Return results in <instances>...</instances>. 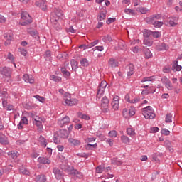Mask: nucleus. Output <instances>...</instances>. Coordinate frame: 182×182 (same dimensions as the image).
<instances>
[{
	"instance_id": "obj_1",
	"label": "nucleus",
	"mask_w": 182,
	"mask_h": 182,
	"mask_svg": "<svg viewBox=\"0 0 182 182\" xmlns=\"http://www.w3.org/2000/svg\"><path fill=\"white\" fill-rule=\"evenodd\" d=\"M62 170H64L68 174H71L72 176H75L77 178H83V173L79 172L77 170L73 168V166H70L65 164L61 166Z\"/></svg>"
},
{
	"instance_id": "obj_2",
	"label": "nucleus",
	"mask_w": 182,
	"mask_h": 182,
	"mask_svg": "<svg viewBox=\"0 0 182 182\" xmlns=\"http://www.w3.org/2000/svg\"><path fill=\"white\" fill-rule=\"evenodd\" d=\"M62 19H63V11L59 9H56L50 16L52 23L54 25H58V23H60Z\"/></svg>"
},
{
	"instance_id": "obj_3",
	"label": "nucleus",
	"mask_w": 182,
	"mask_h": 182,
	"mask_svg": "<svg viewBox=\"0 0 182 182\" xmlns=\"http://www.w3.org/2000/svg\"><path fill=\"white\" fill-rule=\"evenodd\" d=\"M63 105L64 106H75V105H77V99H72L70 94L65 92L63 97Z\"/></svg>"
},
{
	"instance_id": "obj_4",
	"label": "nucleus",
	"mask_w": 182,
	"mask_h": 182,
	"mask_svg": "<svg viewBox=\"0 0 182 182\" xmlns=\"http://www.w3.org/2000/svg\"><path fill=\"white\" fill-rule=\"evenodd\" d=\"M31 23H32V17H31L28 12H22L19 25H21V26H26V25H29Z\"/></svg>"
},
{
	"instance_id": "obj_5",
	"label": "nucleus",
	"mask_w": 182,
	"mask_h": 182,
	"mask_svg": "<svg viewBox=\"0 0 182 182\" xmlns=\"http://www.w3.org/2000/svg\"><path fill=\"white\" fill-rule=\"evenodd\" d=\"M143 116L145 119H154L156 117V114H154V110L150 106H147L142 109Z\"/></svg>"
},
{
	"instance_id": "obj_6",
	"label": "nucleus",
	"mask_w": 182,
	"mask_h": 182,
	"mask_svg": "<svg viewBox=\"0 0 182 182\" xmlns=\"http://www.w3.org/2000/svg\"><path fill=\"white\" fill-rule=\"evenodd\" d=\"M42 123H45V119L41 117H36L33 121V124L38 127L37 130L39 133L43 132V125H42Z\"/></svg>"
},
{
	"instance_id": "obj_7",
	"label": "nucleus",
	"mask_w": 182,
	"mask_h": 182,
	"mask_svg": "<svg viewBox=\"0 0 182 182\" xmlns=\"http://www.w3.org/2000/svg\"><path fill=\"white\" fill-rule=\"evenodd\" d=\"M109 98L105 96L101 100V110L103 112V113H109L110 112V109H109Z\"/></svg>"
},
{
	"instance_id": "obj_8",
	"label": "nucleus",
	"mask_w": 182,
	"mask_h": 182,
	"mask_svg": "<svg viewBox=\"0 0 182 182\" xmlns=\"http://www.w3.org/2000/svg\"><path fill=\"white\" fill-rule=\"evenodd\" d=\"M112 101L111 102V106L114 110L117 111L120 106V97L117 95H112Z\"/></svg>"
},
{
	"instance_id": "obj_9",
	"label": "nucleus",
	"mask_w": 182,
	"mask_h": 182,
	"mask_svg": "<svg viewBox=\"0 0 182 182\" xmlns=\"http://www.w3.org/2000/svg\"><path fill=\"white\" fill-rule=\"evenodd\" d=\"M106 86H107V82L106 81H102L97 90V97L98 99H100L103 96Z\"/></svg>"
},
{
	"instance_id": "obj_10",
	"label": "nucleus",
	"mask_w": 182,
	"mask_h": 182,
	"mask_svg": "<svg viewBox=\"0 0 182 182\" xmlns=\"http://www.w3.org/2000/svg\"><path fill=\"white\" fill-rule=\"evenodd\" d=\"M164 23L166 25V26H176V25H178V18L170 17L168 21H165Z\"/></svg>"
},
{
	"instance_id": "obj_11",
	"label": "nucleus",
	"mask_w": 182,
	"mask_h": 182,
	"mask_svg": "<svg viewBox=\"0 0 182 182\" xmlns=\"http://www.w3.org/2000/svg\"><path fill=\"white\" fill-rule=\"evenodd\" d=\"M161 80L168 90H173V85H171L170 79L167 78V77H163Z\"/></svg>"
},
{
	"instance_id": "obj_12",
	"label": "nucleus",
	"mask_w": 182,
	"mask_h": 182,
	"mask_svg": "<svg viewBox=\"0 0 182 182\" xmlns=\"http://www.w3.org/2000/svg\"><path fill=\"white\" fill-rule=\"evenodd\" d=\"M0 73H1L3 76H5V77H11L12 71L9 68H6V67L0 68Z\"/></svg>"
},
{
	"instance_id": "obj_13",
	"label": "nucleus",
	"mask_w": 182,
	"mask_h": 182,
	"mask_svg": "<svg viewBox=\"0 0 182 182\" xmlns=\"http://www.w3.org/2000/svg\"><path fill=\"white\" fill-rule=\"evenodd\" d=\"M4 38L6 39L4 45L8 46V45L11 44V41H14V35L12 34V32L10 31L4 34Z\"/></svg>"
},
{
	"instance_id": "obj_14",
	"label": "nucleus",
	"mask_w": 182,
	"mask_h": 182,
	"mask_svg": "<svg viewBox=\"0 0 182 182\" xmlns=\"http://www.w3.org/2000/svg\"><path fill=\"white\" fill-rule=\"evenodd\" d=\"M53 171L56 180H62L63 178V172L60 169L54 168Z\"/></svg>"
},
{
	"instance_id": "obj_15",
	"label": "nucleus",
	"mask_w": 182,
	"mask_h": 182,
	"mask_svg": "<svg viewBox=\"0 0 182 182\" xmlns=\"http://www.w3.org/2000/svg\"><path fill=\"white\" fill-rule=\"evenodd\" d=\"M68 123H70V118H69V117H68V116H65L63 119H60L58 121V124L60 127H63V126H65V124H68Z\"/></svg>"
},
{
	"instance_id": "obj_16",
	"label": "nucleus",
	"mask_w": 182,
	"mask_h": 182,
	"mask_svg": "<svg viewBox=\"0 0 182 182\" xmlns=\"http://www.w3.org/2000/svg\"><path fill=\"white\" fill-rule=\"evenodd\" d=\"M23 80H24L26 83H30L31 85L35 83V80L33 79V76H32V75L25 74L23 76Z\"/></svg>"
},
{
	"instance_id": "obj_17",
	"label": "nucleus",
	"mask_w": 182,
	"mask_h": 182,
	"mask_svg": "<svg viewBox=\"0 0 182 182\" xmlns=\"http://www.w3.org/2000/svg\"><path fill=\"white\" fill-rule=\"evenodd\" d=\"M36 6H38V8H41L42 11H46L47 9V6H46V2L45 0H39L36 2Z\"/></svg>"
},
{
	"instance_id": "obj_18",
	"label": "nucleus",
	"mask_w": 182,
	"mask_h": 182,
	"mask_svg": "<svg viewBox=\"0 0 182 182\" xmlns=\"http://www.w3.org/2000/svg\"><path fill=\"white\" fill-rule=\"evenodd\" d=\"M57 133H58V136H60L61 139H68L69 136V134L66 129H60Z\"/></svg>"
},
{
	"instance_id": "obj_19",
	"label": "nucleus",
	"mask_w": 182,
	"mask_h": 182,
	"mask_svg": "<svg viewBox=\"0 0 182 182\" xmlns=\"http://www.w3.org/2000/svg\"><path fill=\"white\" fill-rule=\"evenodd\" d=\"M38 162L40 163V164H50V160L43 156L38 157Z\"/></svg>"
},
{
	"instance_id": "obj_20",
	"label": "nucleus",
	"mask_w": 182,
	"mask_h": 182,
	"mask_svg": "<svg viewBox=\"0 0 182 182\" xmlns=\"http://www.w3.org/2000/svg\"><path fill=\"white\" fill-rule=\"evenodd\" d=\"M2 105L5 110H9V111L14 110V105H8V102H6V100H3Z\"/></svg>"
},
{
	"instance_id": "obj_21",
	"label": "nucleus",
	"mask_w": 182,
	"mask_h": 182,
	"mask_svg": "<svg viewBox=\"0 0 182 182\" xmlns=\"http://www.w3.org/2000/svg\"><path fill=\"white\" fill-rule=\"evenodd\" d=\"M127 75L132 76L134 73V65L133 64H129L127 66Z\"/></svg>"
},
{
	"instance_id": "obj_22",
	"label": "nucleus",
	"mask_w": 182,
	"mask_h": 182,
	"mask_svg": "<svg viewBox=\"0 0 182 182\" xmlns=\"http://www.w3.org/2000/svg\"><path fill=\"white\" fill-rule=\"evenodd\" d=\"M80 65L81 69H84V68H87V66H89V60H87V58H82L80 60Z\"/></svg>"
},
{
	"instance_id": "obj_23",
	"label": "nucleus",
	"mask_w": 182,
	"mask_h": 182,
	"mask_svg": "<svg viewBox=\"0 0 182 182\" xmlns=\"http://www.w3.org/2000/svg\"><path fill=\"white\" fill-rule=\"evenodd\" d=\"M68 143H70V144H73V146H80L81 144L80 141L75 139L73 138H69Z\"/></svg>"
},
{
	"instance_id": "obj_24",
	"label": "nucleus",
	"mask_w": 182,
	"mask_h": 182,
	"mask_svg": "<svg viewBox=\"0 0 182 182\" xmlns=\"http://www.w3.org/2000/svg\"><path fill=\"white\" fill-rule=\"evenodd\" d=\"M23 124H28V118L23 117L18 124V129L21 130L23 127Z\"/></svg>"
},
{
	"instance_id": "obj_25",
	"label": "nucleus",
	"mask_w": 182,
	"mask_h": 182,
	"mask_svg": "<svg viewBox=\"0 0 182 182\" xmlns=\"http://www.w3.org/2000/svg\"><path fill=\"white\" fill-rule=\"evenodd\" d=\"M38 141L41 144V146L43 147H46V146H48V141H46V139H45V137H43L42 135L39 136Z\"/></svg>"
},
{
	"instance_id": "obj_26",
	"label": "nucleus",
	"mask_w": 182,
	"mask_h": 182,
	"mask_svg": "<svg viewBox=\"0 0 182 182\" xmlns=\"http://www.w3.org/2000/svg\"><path fill=\"white\" fill-rule=\"evenodd\" d=\"M60 136L59 135L58 132H55L54 135H53V142L55 144H59V143H60Z\"/></svg>"
},
{
	"instance_id": "obj_27",
	"label": "nucleus",
	"mask_w": 182,
	"mask_h": 182,
	"mask_svg": "<svg viewBox=\"0 0 182 182\" xmlns=\"http://www.w3.org/2000/svg\"><path fill=\"white\" fill-rule=\"evenodd\" d=\"M36 182H46V176L45 175H38L35 178Z\"/></svg>"
},
{
	"instance_id": "obj_28",
	"label": "nucleus",
	"mask_w": 182,
	"mask_h": 182,
	"mask_svg": "<svg viewBox=\"0 0 182 182\" xmlns=\"http://www.w3.org/2000/svg\"><path fill=\"white\" fill-rule=\"evenodd\" d=\"M70 65H71L72 70L76 72V70H77V68H79V65H78L79 63H77V61H76L75 60H71Z\"/></svg>"
},
{
	"instance_id": "obj_29",
	"label": "nucleus",
	"mask_w": 182,
	"mask_h": 182,
	"mask_svg": "<svg viewBox=\"0 0 182 182\" xmlns=\"http://www.w3.org/2000/svg\"><path fill=\"white\" fill-rule=\"evenodd\" d=\"M0 143L1 144H8L9 142L8 141V138L6 137V136L2 134L0 135Z\"/></svg>"
},
{
	"instance_id": "obj_30",
	"label": "nucleus",
	"mask_w": 182,
	"mask_h": 182,
	"mask_svg": "<svg viewBox=\"0 0 182 182\" xmlns=\"http://www.w3.org/2000/svg\"><path fill=\"white\" fill-rule=\"evenodd\" d=\"M106 11H101L100 15L97 16V21H99V22L105 21V19H106Z\"/></svg>"
},
{
	"instance_id": "obj_31",
	"label": "nucleus",
	"mask_w": 182,
	"mask_h": 182,
	"mask_svg": "<svg viewBox=\"0 0 182 182\" xmlns=\"http://www.w3.org/2000/svg\"><path fill=\"white\" fill-rule=\"evenodd\" d=\"M164 146H165V147H166V149H167L168 150H169V151H171V153L173 152V151H174V150H173V148L171 147V142L170 141L166 140V141H164Z\"/></svg>"
},
{
	"instance_id": "obj_32",
	"label": "nucleus",
	"mask_w": 182,
	"mask_h": 182,
	"mask_svg": "<svg viewBox=\"0 0 182 182\" xmlns=\"http://www.w3.org/2000/svg\"><path fill=\"white\" fill-rule=\"evenodd\" d=\"M50 80H53V82H56L57 83H59V82H62V77L53 75L50 76Z\"/></svg>"
},
{
	"instance_id": "obj_33",
	"label": "nucleus",
	"mask_w": 182,
	"mask_h": 182,
	"mask_svg": "<svg viewBox=\"0 0 182 182\" xmlns=\"http://www.w3.org/2000/svg\"><path fill=\"white\" fill-rule=\"evenodd\" d=\"M77 117L80 119H82L83 120H90V117L87 114H85L82 112H78L77 113Z\"/></svg>"
},
{
	"instance_id": "obj_34",
	"label": "nucleus",
	"mask_w": 182,
	"mask_h": 182,
	"mask_svg": "<svg viewBox=\"0 0 182 182\" xmlns=\"http://www.w3.org/2000/svg\"><path fill=\"white\" fill-rule=\"evenodd\" d=\"M178 61H174L173 65V70H176V72H180L181 70V65H178Z\"/></svg>"
},
{
	"instance_id": "obj_35",
	"label": "nucleus",
	"mask_w": 182,
	"mask_h": 182,
	"mask_svg": "<svg viewBox=\"0 0 182 182\" xmlns=\"http://www.w3.org/2000/svg\"><path fill=\"white\" fill-rule=\"evenodd\" d=\"M127 133L128 136H130V137H134V136H136V132L133 128H127Z\"/></svg>"
},
{
	"instance_id": "obj_36",
	"label": "nucleus",
	"mask_w": 182,
	"mask_h": 182,
	"mask_svg": "<svg viewBox=\"0 0 182 182\" xmlns=\"http://www.w3.org/2000/svg\"><path fill=\"white\" fill-rule=\"evenodd\" d=\"M170 49V47L166 43H162L158 47V50H168Z\"/></svg>"
},
{
	"instance_id": "obj_37",
	"label": "nucleus",
	"mask_w": 182,
	"mask_h": 182,
	"mask_svg": "<svg viewBox=\"0 0 182 182\" xmlns=\"http://www.w3.org/2000/svg\"><path fill=\"white\" fill-rule=\"evenodd\" d=\"M109 65L112 68H116L117 67V65H119V63H117V61H116V60H114V58H110L109 61Z\"/></svg>"
},
{
	"instance_id": "obj_38",
	"label": "nucleus",
	"mask_w": 182,
	"mask_h": 182,
	"mask_svg": "<svg viewBox=\"0 0 182 182\" xmlns=\"http://www.w3.org/2000/svg\"><path fill=\"white\" fill-rule=\"evenodd\" d=\"M61 72L63 73V75L65 77H69V76H70V73L69 71H68L65 67H62L61 68Z\"/></svg>"
},
{
	"instance_id": "obj_39",
	"label": "nucleus",
	"mask_w": 182,
	"mask_h": 182,
	"mask_svg": "<svg viewBox=\"0 0 182 182\" xmlns=\"http://www.w3.org/2000/svg\"><path fill=\"white\" fill-rule=\"evenodd\" d=\"M97 147V144H88L85 146V149L87 150H93V149H96Z\"/></svg>"
},
{
	"instance_id": "obj_40",
	"label": "nucleus",
	"mask_w": 182,
	"mask_h": 182,
	"mask_svg": "<svg viewBox=\"0 0 182 182\" xmlns=\"http://www.w3.org/2000/svg\"><path fill=\"white\" fill-rule=\"evenodd\" d=\"M129 103H132V105H139L140 106V98L139 97H135L131 100Z\"/></svg>"
},
{
	"instance_id": "obj_41",
	"label": "nucleus",
	"mask_w": 182,
	"mask_h": 182,
	"mask_svg": "<svg viewBox=\"0 0 182 182\" xmlns=\"http://www.w3.org/2000/svg\"><path fill=\"white\" fill-rule=\"evenodd\" d=\"M8 155L11 156L12 157V159H16V157H18V156H19V153L14 151H11L8 153Z\"/></svg>"
},
{
	"instance_id": "obj_42",
	"label": "nucleus",
	"mask_w": 182,
	"mask_h": 182,
	"mask_svg": "<svg viewBox=\"0 0 182 182\" xmlns=\"http://www.w3.org/2000/svg\"><path fill=\"white\" fill-rule=\"evenodd\" d=\"M144 45L146 46H151V45H153V41L149 38H145L144 40Z\"/></svg>"
},
{
	"instance_id": "obj_43",
	"label": "nucleus",
	"mask_w": 182,
	"mask_h": 182,
	"mask_svg": "<svg viewBox=\"0 0 182 182\" xmlns=\"http://www.w3.org/2000/svg\"><path fill=\"white\" fill-rule=\"evenodd\" d=\"M19 171L21 174H24L25 176H29V171L26 170L25 168L21 167L19 168Z\"/></svg>"
},
{
	"instance_id": "obj_44",
	"label": "nucleus",
	"mask_w": 182,
	"mask_h": 182,
	"mask_svg": "<svg viewBox=\"0 0 182 182\" xmlns=\"http://www.w3.org/2000/svg\"><path fill=\"white\" fill-rule=\"evenodd\" d=\"M160 156H161V154H154L152 155L153 161H155L156 163H159V160L158 157H160Z\"/></svg>"
},
{
	"instance_id": "obj_45",
	"label": "nucleus",
	"mask_w": 182,
	"mask_h": 182,
	"mask_svg": "<svg viewBox=\"0 0 182 182\" xmlns=\"http://www.w3.org/2000/svg\"><path fill=\"white\" fill-rule=\"evenodd\" d=\"M152 80H154V77H145L141 82V83H144V82H152Z\"/></svg>"
},
{
	"instance_id": "obj_46",
	"label": "nucleus",
	"mask_w": 182,
	"mask_h": 182,
	"mask_svg": "<svg viewBox=\"0 0 182 182\" xmlns=\"http://www.w3.org/2000/svg\"><path fill=\"white\" fill-rule=\"evenodd\" d=\"M93 52L98 50V52H103L105 47L103 46H95L92 48Z\"/></svg>"
},
{
	"instance_id": "obj_47",
	"label": "nucleus",
	"mask_w": 182,
	"mask_h": 182,
	"mask_svg": "<svg viewBox=\"0 0 182 182\" xmlns=\"http://www.w3.org/2000/svg\"><path fill=\"white\" fill-rule=\"evenodd\" d=\"M163 72L164 73H170V72H171V66L168 65H165L163 68Z\"/></svg>"
},
{
	"instance_id": "obj_48",
	"label": "nucleus",
	"mask_w": 182,
	"mask_h": 182,
	"mask_svg": "<svg viewBox=\"0 0 182 182\" xmlns=\"http://www.w3.org/2000/svg\"><path fill=\"white\" fill-rule=\"evenodd\" d=\"M31 36H33V38H35L37 41L39 39V35L38 34L37 31H30Z\"/></svg>"
},
{
	"instance_id": "obj_49",
	"label": "nucleus",
	"mask_w": 182,
	"mask_h": 182,
	"mask_svg": "<svg viewBox=\"0 0 182 182\" xmlns=\"http://www.w3.org/2000/svg\"><path fill=\"white\" fill-rule=\"evenodd\" d=\"M121 140L123 141V143H125L126 144H129L130 143V139L129 137L123 135L121 136Z\"/></svg>"
},
{
	"instance_id": "obj_50",
	"label": "nucleus",
	"mask_w": 182,
	"mask_h": 182,
	"mask_svg": "<svg viewBox=\"0 0 182 182\" xmlns=\"http://www.w3.org/2000/svg\"><path fill=\"white\" fill-rule=\"evenodd\" d=\"M151 56H153V53H151V51H150V50L146 49L145 50V58L146 59H150V58H151Z\"/></svg>"
},
{
	"instance_id": "obj_51",
	"label": "nucleus",
	"mask_w": 182,
	"mask_h": 182,
	"mask_svg": "<svg viewBox=\"0 0 182 182\" xmlns=\"http://www.w3.org/2000/svg\"><path fill=\"white\" fill-rule=\"evenodd\" d=\"M134 114H136V112L134 111V107H131L128 112L129 117H132V116H134Z\"/></svg>"
},
{
	"instance_id": "obj_52",
	"label": "nucleus",
	"mask_w": 182,
	"mask_h": 182,
	"mask_svg": "<svg viewBox=\"0 0 182 182\" xmlns=\"http://www.w3.org/2000/svg\"><path fill=\"white\" fill-rule=\"evenodd\" d=\"M164 23L163 21H154L153 25L154 28H160L161 26H163Z\"/></svg>"
},
{
	"instance_id": "obj_53",
	"label": "nucleus",
	"mask_w": 182,
	"mask_h": 182,
	"mask_svg": "<svg viewBox=\"0 0 182 182\" xmlns=\"http://www.w3.org/2000/svg\"><path fill=\"white\" fill-rule=\"evenodd\" d=\"M153 33V31H150V30H144V38H148L149 36H150V35H151Z\"/></svg>"
},
{
	"instance_id": "obj_54",
	"label": "nucleus",
	"mask_w": 182,
	"mask_h": 182,
	"mask_svg": "<svg viewBox=\"0 0 182 182\" xmlns=\"http://www.w3.org/2000/svg\"><path fill=\"white\" fill-rule=\"evenodd\" d=\"M171 119H173V115H171V114H168L166 117L165 122L166 123H171L172 122Z\"/></svg>"
},
{
	"instance_id": "obj_55",
	"label": "nucleus",
	"mask_w": 182,
	"mask_h": 182,
	"mask_svg": "<svg viewBox=\"0 0 182 182\" xmlns=\"http://www.w3.org/2000/svg\"><path fill=\"white\" fill-rule=\"evenodd\" d=\"M152 36L155 39H157V38H160L161 36V32L159 31H153L152 32Z\"/></svg>"
},
{
	"instance_id": "obj_56",
	"label": "nucleus",
	"mask_w": 182,
	"mask_h": 182,
	"mask_svg": "<svg viewBox=\"0 0 182 182\" xmlns=\"http://www.w3.org/2000/svg\"><path fill=\"white\" fill-rule=\"evenodd\" d=\"M102 41L103 42H112V37L109 35H107V36H105L103 38H102Z\"/></svg>"
},
{
	"instance_id": "obj_57",
	"label": "nucleus",
	"mask_w": 182,
	"mask_h": 182,
	"mask_svg": "<svg viewBox=\"0 0 182 182\" xmlns=\"http://www.w3.org/2000/svg\"><path fill=\"white\" fill-rule=\"evenodd\" d=\"M99 43V40H95V41L90 43V44L87 45V48L90 49V48H93V46H96Z\"/></svg>"
},
{
	"instance_id": "obj_58",
	"label": "nucleus",
	"mask_w": 182,
	"mask_h": 182,
	"mask_svg": "<svg viewBox=\"0 0 182 182\" xmlns=\"http://www.w3.org/2000/svg\"><path fill=\"white\" fill-rule=\"evenodd\" d=\"M108 136L109 137H117V132L114 130L110 131Z\"/></svg>"
},
{
	"instance_id": "obj_59",
	"label": "nucleus",
	"mask_w": 182,
	"mask_h": 182,
	"mask_svg": "<svg viewBox=\"0 0 182 182\" xmlns=\"http://www.w3.org/2000/svg\"><path fill=\"white\" fill-rule=\"evenodd\" d=\"M119 46L118 48H116L117 50H120L124 49V41H121L119 43Z\"/></svg>"
},
{
	"instance_id": "obj_60",
	"label": "nucleus",
	"mask_w": 182,
	"mask_h": 182,
	"mask_svg": "<svg viewBox=\"0 0 182 182\" xmlns=\"http://www.w3.org/2000/svg\"><path fill=\"white\" fill-rule=\"evenodd\" d=\"M104 168L103 166H99L96 168V173H97L98 174H102V173H103Z\"/></svg>"
},
{
	"instance_id": "obj_61",
	"label": "nucleus",
	"mask_w": 182,
	"mask_h": 182,
	"mask_svg": "<svg viewBox=\"0 0 182 182\" xmlns=\"http://www.w3.org/2000/svg\"><path fill=\"white\" fill-rule=\"evenodd\" d=\"M50 50H47L45 53V58H46V60H50Z\"/></svg>"
},
{
	"instance_id": "obj_62",
	"label": "nucleus",
	"mask_w": 182,
	"mask_h": 182,
	"mask_svg": "<svg viewBox=\"0 0 182 182\" xmlns=\"http://www.w3.org/2000/svg\"><path fill=\"white\" fill-rule=\"evenodd\" d=\"M35 99H37L38 102H41V103H45V98L43 97H41L39 95L34 96Z\"/></svg>"
},
{
	"instance_id": "obj_63",
	"label": "nucleus",
	"mask_w": 182,
	"mask_h": 182,
	"mask_svg": "<svg viewBox=\"0 0 182 182\" xmlns=\"http://www.w3.org/2000/svg\"><path fill=\"white\" fill-rule=\"evenodd\" d=\"M112 163L113 164H117V166H120V164H122V161L118 159H112Z\"/></svg>"
},
{
	"instance_id": "obj_64",
	"label": "nucleus",
	"mask_w": 182,
	"mask_h": 182,
	"mask_svg": "<svg viewBox=\"0 0 182 182\" xmlns=\"http://www.w3.org/2000/svg\"><path fill=\"white\" fill-rule=\"evenodd\" d=\"M122 114L125 119H129V112L127 111V109H124L122 110Z\"/></svg>"
}]
</instances>
